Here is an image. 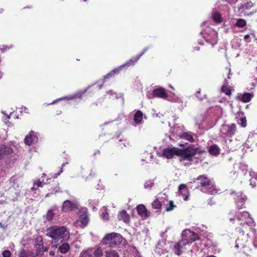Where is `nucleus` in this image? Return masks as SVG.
Masks as SVG:
<instances>
[{
    "label": "nucleus",
    "mask_w": 257,
    "mask_h": 257,
    "mask_svg": "<svg viewBox=\"0 0 257 257\" xmlns=\"http://www.w3.org/2000/svg\"><path fill=\"white\" fill-rule=\"evenodd\" d=\"M202 151L199 148H195L193 145L180 149L176 147H168L162 151V157L168 159H171L174 156L180 157V162L188 160L190 162L193 161V157L196 154H201Z\"/></svg>",
    "instance_id": "obj_1"
},
{
    "label": "nucleus",
    "mask_w": 257,
    "mask_h": 257,
    "mask_svg": "<svg viewBox=\"0 0 257 257\" xmlns=\"http://www.w3.org/2000/svg\"><path fill=\"white\" fill-rule=\"evenodd\" d=\"M46 235L58 242L56 245H53L55 247H58L59 243L67 241L70 238L69 231L64 226L53 225L48 227L46 230Z\"/></svg>",
    "instance_id": "obj_2"
},
{
    "label": "nucleus",
    "mask_w": 257,
    "mask_h": 257,
    "mask_svg": "<svg viewBox=\"0 0 257 257\" xmlns=\"http://www.w3.org/2000/svg\"><path fill=\"white\" fill-rule=\"evenodd\" d=\"M148 50V48H145L139 54L135 57L131 58L128 61H127L124 64L119 66L118 68H116L111 71L109 73L104 76L103 81H105L108 78L114 76L116 74H118L120 70L125 66H130L134 65L142 56Z\"/></svg>",
    "instance_id": "obj_3"
},
{
    "label": "nucleus",
    "mask_w": 257,
    "mask_h": 257,
    "mask_svg": "<svg viewBox=\"0 0 257 257\" xmlns=\"http://www.w3.org/2000/svg\"><path fill=\"white\" fill-rule=\"evenodd\" d=\"M122 236L117 233L111 232L107 234L102 239L103 244L108 245L109 247H115L122 241Z\"/></svg>",
    "instance_id": "obj_4"
},
{
    "label": "nucleus",
    "mask_w": 257,
    "mask_h": 257,
    "mask_svg": "<svg viewBox=\"0 0 257 257\" xmlns=\"http://www.w3.org/2000/svg\"><path fill=\"white\" fill-rule=\"evenodd\" d=\"M226 198L230 200H234L236 208L239 210L245 208V203L247 199L245 195L240 192L231 191L226 193Z\"/></svg>",
    "instance_id": "obj_5"
},
{
    "label": "nucleus",
    "mask_w": 257,
    "mask_h": 257,
    "mask_svg": "<svg viewBox=\"0 0 257 257\" xmlns=\"http://www.w3.org/2000/svg\"><path fill=\"white\" fill-rule=\"evenodd\" d=\"M250 214L247 211H242L238 212L236 215V219L239 221H241L240 223V226L236 227V230L240 233H245L247 228L249 227L248 223H250V221H246V219L252 220L249 218Z\"/></svg>",
    "instance_id": "obj_6"
},
{
    "label": "nucleus",
    "mask_w": 257,
    "mask_h": 257,
    "mask_svg": "<svg viewBox=\"0 0 257 257\" xmlns=\"http://www.w3.org/2000/svg\"><path fill=\"white\" fill-rule=\"evenodd\" d=\"M194 182L197 184V188H201V190L207 189L208 193H211L214 188V184L206 175L199 176Z\"/></svg>",
    "instance_id": "obj_7"
},
{
    "label": "nucleus",
    "mask_w": 257,
    "mask_h": 257,
    "mask_svg": "<svg viewBox=\"0 0 257 257\" xmlns=\"http://www.w3.org/2000/svg\"><path fill=\"white\" fill-rule=\"evenodd\" d=\"M182 240L186 245H191L193 242L200 239L199 235L190 229H186L182 233Z\"/></svg>",
    "instance_id": "obj_8"
},
{
    "label": "nucleus",
    "mask_w": 257,
    "mask_h": 257,
    "mask_svg": "<svg viewBox=\"0 0 257 257\" xmlns=\"http://www.w3.org/2000/svg\"><path fill=\"white\" fill-rule=\"evenodd\" d=\"M34 248L37 255H42L44 252L47 251L48 247L44 246L43 239L41 235H38L34 239Z\"/></svg>",
    "instance_id": "obj_9"
},
{
    "label": "nucleus",
    "mask_w": 257,
    "mask_h": 257,
    "mask_svg": "<svg viewBox=\"0 0 257 257\" xmlns=\"http://www.w3.org/2000/svg\"><path fill=\"white\" fill-rule=\"evenodd\" d=\"M236 131V126L235 124L232 123L231 125L223 124L220 128V132L223 137H232Z\"/></svg>",
    "instance_id": "obj_10"
},
{
    "label": "nucleus",
    "mask_w": 257,
    "mask_h": 257,
    "mask_svg": "<svg viewBox=\"0 0 257 257\" xmlns=\"http://www.w3.org/2000/svg\"><path fill=\"white\" fill-rule=\"evenodd\" d=\"M183 241L184 240L181 239L173 244L172 249L175 254L179 256L182 254L184 250L186 249L185 246L186 245Z\"/></svg>",
    "instance_id": "obj_11"
},
{
    "label": "nucleus",
    "mask_w": 257,
    "mask_h": 257,
    "mask_svg": "<svg viewBox=\"0 0 257 257\" xmlns=\"http://www.w3.org/2000/svg\"><path fill=\"white\" fill-rule=\"evenodd\" d=\"M152 95L154 97H158L164 99H166L168 97L166 89L163 87L154 89L152 91Z\"/></svg>",
    "instance_id": "obj_12"
},
{
    "label": "nucleus",
    "mask_w": 257,
    "mask_h": 257,
    "mask_svg": "<svg viewBox=\"0 0 257 257\" xmlns=\"http://www.w3.org/2000/svg\"><path fill=\"white\" fill-rule=\"evenodd\" d=\"M38 138L36 133L33 131H31L28 135L26 136L24 139V143L26 145L30 146L38 142Z\"/></svg>",
    "instance_id": "obj_13"
},
{
    "label": "nucleus",
    "mask_w": 257,
    "mask_h": 257,
    "mask_svg": "<svg viewBox=\"0 0 257 257\" xmlns=\"http://www.w3.org/2000/svg\"><path fill=\"white\" fill-rule=\"evenodd\" d=\"M138 214L142 218L146 219L150 215V212L143 204H139L136 207Z\"/></svg>",
    "instance_id": "obj_14"
},
{
    "label": "nucleus",
    "mask_w": 257,
    "mask_h": 257,
    "mask_svg": "<svg viewBox=\"0 0 257 257\" xmlns=\"http://www.w3.org/2000/svg\"><path fill=\"white\" fill-rule=\"evenodd\" d=\"M77 208L76 204L73 203L69 200L64 201L62 206V210L64 212H69Z\"/></svg>",
    "instance_id": "obj_15"
},
{
    "label": "nucleus",
    "mask_w": 257,
    "mask_h": 257,
    "mask_svg": "<svg viewBox=\"0 0 257 257\" xmlns=\"http://www.w3.org/2000/svg\"><path fill=\"white\" fill-rule=\"evenodd\" d=\"M178 194L182 196L185 201L188 200L189 197V191L185 184H181L179 186Z\"/></svg>",
    "instance_id": "obj_16"
},
{
    "label": "nucleus",
    "mask_w": 257,
    "mask_h": 257,
    "mask_svg": "<svg viewBox=\"0 0 257 257\" xmlns=\"http://www.w3.org/2000/svg\"><path fill=\"white\" fill-rule=\"evenodd\" d=\"M117 219L120 221L122 220L123 222L127 224L130 222V215L127 213L125 210H122L119 211L117 215Z\"/></svg>",
    "instance_id": "obj_17"
},
{
    "label": "nucleus",
    "mask_w": 257,
    "mask_h": 257,
    "mask_svg": "<svg viewBox=\"0 0 257 257\" xmlns=\"http://www.w3.org/2000/svg\"><path fill=\"white\" fill-rule=\"evenodd\" d=\"M87 89H88V88L86 89H85L83 90L77 92L76 93H75L73 95L70 96V97H66L65 98H67L68 100L76 99V98H81L82 97V96H83V95L86 92ZM64 99H65V98L62 97V98H59V100H63ZM58 99L53 101L51 103V104L55 103L56 102L58 101Z\"/></svg>",
    "instance_id": "obj_18"
},
{
    "label": "nucleus",
    "mask_w": 257,
    "mask_h": 257,
    "mask_svg": "<svg viewBox=\"0 0 257 257\" xmlns=\"http://www.w3.org/2000/svg\"><path fill=\"white\" fill-rule=\"evenodd\" d=\"M89 221L88 215L86 213H83L81 214L79 216V219L77 221V222H80V225L82 228H84L87 226Z\"/></svg>",
    "instance_id": "obj_19"
},
{
    "label": "nucleus",
    "mask_w": 257,
    "mask_h": 257,
    "mask_svg": "<svg viewBox=\"0 0 257 257\" xmlns=\"http://www.w3.org/2000/svg\"><path fill=\"white\" fill-rule=\"evenodd\" d=\"M209 153L213 156H217L220 154V148L216 144H213L208 148Z\"/></svg>",
    "instance_id": "obj_20"
},
{
    "label": "nucleus",
    "mask_w": 257,
    "mask_h": 257,
    "mask_svg": "<svg viewBox=\"0 0 257 257\" xmlns=\"http://www.w3.org/2000/svg\"><path fill=\"white\" fill-rule=\"evenodd\" d=\"M61 243L62 244L58 247V251L61 253L64 254L68 252L70 248L69 244L66 242V241L63 242Z\"/></svg>",
    "instance_id": "obj_21"
},
{
    "label": "nucleus",
    "mask_w": 257,
    "mask_h": 257,
    "mask_svg": "<svg viewBox=\"0 0 257 257\" xmlns=\"http://www.w3.org/2000/svg\"><path fill=\"white\" fill-rule=\"evenodd\" d=\"M143 112L141 110H137L134 116V120L136 123H141L143 121Z\"/></svg>",
    "instance_id": "obj_22"
},
{
    "label": "nucleus",
    "mask_w": 257,
    "mask_h": 257,
    "mask_svg": "<svg viewBox=\"0 0 257 257\" xmlns=\"http://www.w3.org/2000/svg\"><path fill=\"white\" fill-rule=\"evenodd\" d=\"M179 137L181 139L187 140L191 143H193L194 141V139L192 135L188 132H184V133H181L179 135Z\"/></svg>",
    "instance_id": "obj_23"
},
{
    "label": "nucleus",
    "mask_w": 257,
    "mask_h": 257,
    "mask_svg": "<svg viewBox=\"0 0 257 257\" xmlns=\"http://www.w3.org/2000/svg\"><path fill=\"white\" fill-rule=\"evenodd\" d=\"M54 215V210L53 209H49L47 211L45 217L47 221H51L53 219Z\"/></svg>",
    "instance_id": "obj_24"
},
{
    "label": "nucleus",
    "mask_w": 257,
    "mask_h": 257,
    "mask_svg": "<svg viewBox=\"0 0 257 257\" xmlns=\"http://www.w3.org/2000/svg\"><path fill=\"white\" fill-rule=\"evenodd\" d=\"M80 257H93L92 249L83 250L80 253Z\"/></svg>",
    "instance_id": "obj_25"
},
{
    "label": "nucleus",
    "mask_w": 257,
    "mask_h": 257,
    "mask_svg": "<svg viewBox=\"0 0 257 257\" xmlns=\"http://www.w3.org/2000/svg\"><path fill=\"white\" fill-rule=\"evenodd\" d=\"M246 25V21L243 19H237L236 23L234 24L235 26L239 28H243Z\"/></svg>",
    "instance_id": "obj_26"
},
{
    "label": "nucleus",
    "mask_w": 257,
    "mask_h": 257,
    "mask_svg": "<svg viewBox=\"0 0 257 257\" xmlns=\"http://www.w3.org/2000/svg\"><path fill=\"white\" fill-rule=\"evenodd\" d=\"M253 7V3L251 2H247L246 3L241 5L239 8L240 10L243 11L250 10Z\"/></svg>",
    "instance_id": "obj_27"
},
{
    "label": "nucleus",
    "mask_w": 257,
    "mask_h": 257,
    "mask_svg": "<svg viewBox=\"0 0 257 257\" xmlns=\"http://www.w3.org/2000/svg\"><path fill=\"white\" fill-rule=\"evenodd\" d=\"M253 95L249 93H244L241 97V100L243 102H248L250 101Z\"/></svg>",
    "instance_id": "obj_28"
},
{
    "label": "nucleus",
    "mask_w": 257,
    "mask_h": 257,
    "mask_svg": "<svg viewBox=\"0 0 257 257\" xmlns=\"http://www.w3.org/2000/svg\"><path fill=\"white\" fill-rule=\"evenodd\" d=\"M152 206L154 209H160L162 206V204L158 199H156L152 202Z\"/></svg>",
    "instance_id": "obj_29"
},
{
    "label": "nucleus",
    "mask_w": 257,
    "mask_h": 257,
    "mask_svg": "<svg viewBox=\"0 0 257 257\" xmlns=\"http://www.w3.org/2000/svg\"><path fill=\"white\" fill-rule=\"evenodd\" d=\"M106 257H119L118 253L114 250H110L106 251Z\"/></svg>",
    "instance_id": "obj_30"
},
{
    "label": "nucleus",
    "mask_w": 257,
    "mask_h": 257,
    "mask_svg": "<svg viewBox=\"0 0 257 257\" xmlns=\"http://www.w3.org/2000/svg\"><path fill=\"white\" fill-rule=\"evenodd\" d=\"M221 91L224 93L226 95L230 96L231 94V91L229 87L223 85L221 87Z\"/></svg>",
    "instance_id": "obj_31"
},
{
    "label": "nucleus",
    "mask_w": 257,
    "mask_h": 257,
    "mask_svg": "<svg viewBox=\"0 0 257 257\" xmlns=\"http://www.w3.org/2000/svg\"><path fill=\"white\" fill-rule=\"evenodd\" d=\"M94 257H101L103 255L102 250L100 247L97 248L95 251H93V255Z\"/></svg>",
    "instance_id": "obj_32"
},
{
    "label": "nucleus",
    "mask_w": 257,
    "mask_h": 257,
    "mask_svg": "<svg viewBox=\"0 0 257 257\" xmlns=\"http://www.w3.org/2000/svg\"><path fill=\"white\" fill-rule=\"evenodd\" d=\"M213 20L216 23H220L222 22V18L219 13H215L213 15Z\"/></svg>",
    "instance_id": "obj_33"
},
{
    "label": "nucleus",
    "mask_w": 257,
    "mask_h": 257,
    "mask_svg": "<svg viewBox=\"0 0 257 257\" xmlns=\"http://www.w3.org/2000/svg\"><path fill=\"white\" fill-rule=\"evenodd\" d=\"M45 183H43L40 180H38L37 182L34 183V186L32 188V190H36L39 188V187H42Z\"/></svg>",
    "instance_id": "obj_34"
},
{
    "label": "nucleus",
    "mask_w": 257,
    "mask_h": 257,
    "mask_svg": "<svg viewBox=\"0 0 257 257\" xmlns=\"http://www.w3.org/2000/svg\"><path fill=\"white\" fill-rule=\"evenodd\" d=\"M18 257H33L31 254L25 250L24 249L22 250L19 253Z\"/></svg>",
    "instance_id": "obj_35"
},
{
    "label": "nucleus",
    "mask_w": 257,
    "mask_h": 257,
    "mask_svg": "<svg viewBox=\"0 0 257 257\" xmlns=\"http://www.w3.org/2000/svg\"><path fill=\"white\" fill-rule=\"evenodd\" d=\"M176 206L174 204V202L173 201H170L169 204L167 205L166 208V211H170L176 207Z\"/></svg>",
    "instance_id": "obj_36"
},
{
    "label": "nucleus",
    "mask_w": 257,
    "mask_h": 257,
    "mask_svg": "<svg viewBox=\"0 0 257 257\" xmlns=\"http://www.w3.org/2000/svg\"><path fill=\"white\" fill-rule=\"evenodd\" d=\"M240 125L242 127H245L246 126V120L245 116H242L239 118Z\"/></svg>",
    "instance_id": "obj_37"
},
{
    "label": "nucleus",
    "mask_w": 257,
    "mask_h": 257,
    "mask_svg": "<svg viewBox=\"0 0 257 257\" xmlns=\"http://www.w3.org/2000/svg\"><path fill=\"white\" fill-rule=\"evenodd\" d=\"M128 145V143L127 141H122V140H120L119 141V145H118V146L120 148H123V146H124V147H126V145Z\"/></svg>",
    "instance_id": "obj_38"
},
{
    "label": "nucleus",
    "mask_w": 257,
    "mask_h": 257,
    "mask_svg": "<svg viewBox=\"0 0 257 257\" xmlns=\"http://www.w3.org/2000/svg\"><path fill=\"white\" fill-rule=\"evenodd\" d=\"M11 252L9 250H5L3 252V257H11Z\"/></svg>",
    "instance_id": "obj_39"
},
{
    "label": "nucleus",
    "mask_w": 257,
    "mask_h": 257,
    "mask_svg": "<svg viewBox=\"0 0 257 257\" xmlns=\"http://www.w3.org/2000/svg\"><path fill=\"white\" fill-rule=\"evenodd\" d=\"M245 250H246V248H243V253H244V254H241V253L239 252L240 255H239V257H249V255L247 253H245Z\"/></svg>",
    "instance_id": "obj_40"
},
{
    "label": "nucleus",
    "mask_w": 257,
    "mask_h": 257,
    "mask_svg": "<svg viewBox=\"0 0 257 257\" xmlns=\"http://www.w3.org/2000/svg\"><path fill=\"white\" fill-rule=\"evenodd\" d=\"M101 215L104 219L107 220L109 218V214L107 212L103 213Z\"/></svg>",
    "instance_id": "obj_41"
},
{
    "label": "nucleus",
    "mask_w": 257,
    "mask_h": 257,
    "mask_svg": "<svg viewBox=\"0 0 257 257\" xmlns=\"http://www.w3.org/2000/svg\"><path fill=\"white\" fill-rule=\"evenodd\" d=\"M153 185V183L150 182H146L145 184V187L148 188V187H151Z\"/></svg>",
    "instance_id": "obj_42"
},
{
    "label": "nucleus",
    "mask_w": 257,
    "mask_h": 257,
    "mask_svg": "<svg viewBox=\"0 0 257 257\" xmlns=\"http://www.w3.org/2000/svg\"><path fill=\"white\" fill-rule=\"evenodd\" d=\"M100 154V152L99 150H96L95 152L93 153V156H96V155H99Z\"/></svg>",
    "instance_id": "obj_43"
},
{
    "label": "nucleus",
    "mask_w": 257,
    "mask_h": 257,
    "mask_svg": "<svg viewBox=\"0 0 257 257\" xmlns=\"http://www.w3.org/2000/svg\"><path fill=\"white\" fill-rule=\"evenodd\" d=\"M250 36L249 34H247V35H245L244 36V40H247L249 38Z\"/></svg>",
    "instance_id": "obj_44"
},
{
    "label": "nucleus",
    "mask_w": 257,
    "mask_h": 257,
    "mask_svg": "<svg viewBox=\"0 0 257 257\" xmlns=\"http://www.w3.org/2000/svg\"><path fill=\"white\" fill-rule=\"evenodd\" d=\"M229 220L231 222L234 221L235 220V218H229Z\"/></svg>",
    "instance_id": "obj_45"
},
{
    "label": "nucleus",
    "mask_w": 257,
    "mask_h": 257,
    "mask_svg": "<svg viewBox=\"0 0 257 257\" xmlns=\"http://www.w3.org/2000/svg\"><path fill=\"white\" fill-rule=\"evenodd\" d=\"M2 151L0 150V159L2 157Z\"/></svg>",
    "instance_id": "obj_46"
},
{
    "label": "nucleus",
    "mask_w": 257,
    "mask_h": 257,
    "mask_svg": "<svg viewBox=\"0 0 257 257\" xmlns=\"http://www.w3.org/2000/svg\"><path fill=\"white\" fill-rule=\"evenodd\" d=\"M50 255L54 254L53 252V251H50Z\"/></svg>",
    "instance_id": "obj_47"
},
{
    "label": "nucleus",
    "mask_w": 257,
    "mask_h": 257,
    "mask_svg": "<svg viewBox=\"0 0 257 257\" xmlns=\"http://www.w3.org/2000/svg\"><path fill=\"white\" fill-rule=\"evenodd\" d=\"M15 177L14 176H13L12 178H11V180H15Z\"/></svg>",
    "instance_id": "obj_48"
},
{
    "label": "nucleus",
    "mask_w": 257,
    "mask_h": 257,
    "mask_svg": "<svg viewBox=\"0 0 257 257\" xmlns=\"http://www.w3.org/2000/svg\"><path fill=\"white\" fill-rule=\"evenodd\" d=\"M254 245L255 246H257V242L256 241L254 242Z\"/></svg>",
    "instance_id": "obj_49"
},
{
    "label": "nucleus",
    "mask_w": 257,
    "mask_h": 257,
    "mask_svg": "<svg viewBox=\"0 0 257 257\" xmlns=\"http://www.w3.org/2000/svg\"><path fill=\"white\" fill-rule=\"evenodd\" d=\"M170 87L171 88H172V89H174V88L173 87V86H172L171 85H170Z\"/></svg>",
    "instance_id": "obj_50"
},
{
    "label": "nucleus",
    "mask_w": 257,
    "mask_h": 257,
    "mask_svg": "<svg viewBox=\"0 0 257 257\" xmlns=\"http://www.w3.org/2000/svg\"><path fill=\"white\" fill-rule=\"evenodd\" d=\"M180 146H181V147H183V146H184V145H183V144H180Z\"/></svg>",
    "instance_id": "obj_51"
},
{
    "label": "nucleus",
    "mask_w": 257,
    "mask_h": 257,
    "mask_svg": "<svg viewBox=\"0 0 257 257\" xmlns=\"http://www.w3.org/2000/svg\"><path fill=\"white\" fill-rule=\"evenodd\" d=\"M235 246L238 247V245L237 244H236Z\"/></svg>",
    "instance_id": "obj_52"
},
{
    "label": "nucleus",
    "mask_w": 257,
    "mask_h": 257,
    "mask_svg": "<svg viewBox=\"0 0 257 257\" xmlns=\"http://www.w3.org/2000/svg\"><path fill=\"white\" fill-rule=\"evenodd\" d=\"M87 0H83L84 2H86Z\"/></svg>",
    "instance_id": "obj_53"
}]
</instances>
